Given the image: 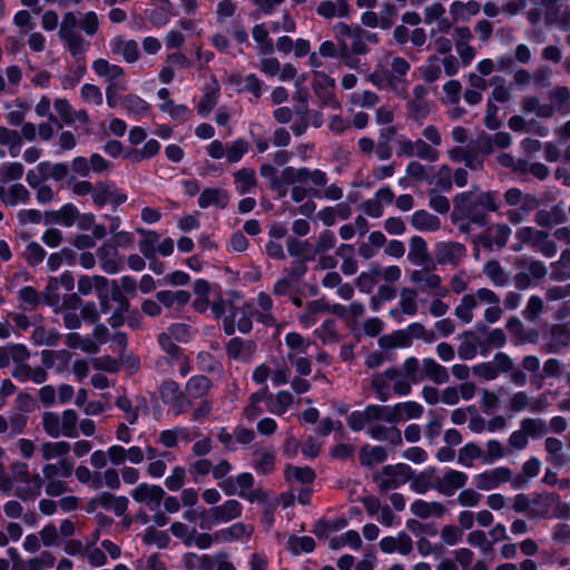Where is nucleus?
I'll return each mask as SVG.
<instances>
[{
    "mask_svg": "<svg viewBox=\"0 0 570 570\" xmlns=\"http://www.w3.org/2000/svg\"><path fill=\"white\" fill-rule=\"evenodd\" d=\"M423 412V406L416 401H405L394 405L370 404L363 410L353 411L347 416L346 423L352 431L366 430L371 439L399 446L402 444V434L395 424L420 419Z\"/></svg>",
    "mask_w": 570,
    "mask_h": 570,
    "instance_id": "1",
    "label": "nucleus"
},
{
    "mask_svg": "<svg viewBox=\"0 0 570 570\" xmlns=\"http://www.w3.org/2000/svg\"><path fill=\"white\" fill-rule=\"evenodd\" d=\"M455 216L469 218L474 225L485 226L489 223L488 213L498 212L501 205L498 191H482L476 187L458 194L453 199Z\"/></svg>",
    "mask_w": 570,
    "mask_h": 570,
    "instance_id": "2",
    "label": "nucleus"
},
{
    "mask_svg": "<svg viewBox=\"0 0 570 570\" xmlns=\"http://www.w3.org/2000/svg\"><path fill=\"white\" fill-rule=\"evenodd\" d=\"M402 363L412 385L419 384L424 380L441 385L450 380L448 368L432 357H425L420 361L415 356H409Z\"/></svg>",
    "mask_w": 570,
    "mask_h": 570,
    "instance_id": "3",
    "label": "nucleus"
},
{
    "mask_svg": "<svg viewBox=\"0 0 570 570\" xmlns=\"http://www.w3.org/2000/svg\"><path fill=\"white\" fill-rule=\"evenodd\" d=\"M56 462L45 461L41 468V479L45 492L50 497H59L66 493L69 479L73 473V461L71 458H56Z\"/></svg>",
    "mask_w": 570,
    "mask_h": 570,
    "instance_id": "4",
    "label": "nucleus"
},
{
    "mask_svg": "<svg viewBox=\"0 0 570 570\" xmlns=\"http://www.w3.org/2000/svg\"><path fill=\"white\" fill-rule=\"evenodd\" d=\"M12 487L16 484L14 495L22 501L35 500L40 495L43 481L39 473L31 474L27 463L13 461L10 464Z\"/></svg>",
    "mask_w": 570,
    "mask_h": 570,
    "instance_id": "5",
    "label": "nucleus"
},
{
    "mask_svg": "<svg viewBox=\"0 0 570 570\" xmlns=\"http://www.w3.org/2000/svg\"><path fill=\"white\" fill-rule=\"evenodd\" d=\"M515 240L514 252H521L524 246H530L548 258L553 257L558 252L557 245L549 238V234L534 227L524 226L517 229Z\"/></svg>",
    "mask_w": 570,
    "mask_h": 570,
    "instance_id": "6",
    "label": "nucleus"
},
{
    "mask_svg": "<svg viewBox=\"0 0 570 570\" xmlns=\"http://www.w3.org/2000/svg\"><path fill=\"white\" fill-rule=\"evenodd\" d=\"M78 18L72 11H68L62 16L58 36L65 43V48L73 58L79 59L80 56L89 49L90 42L85 40L78 30Z\"/></svg>",
    "mask_w": 570,
    "mask_h": 570,
    "instance_id": "7",
    "label": "nucleus"
},
{
    "mask_svg": "<svg viewBox=\"0 0 570 570\" xmlns=\"http://www.w3.org/2000/svg\"><path fill=\"white\" fill-rule=\"evenodd\" d=\"M91 449L92 444L88 440H78L72 444L67 441H46L41 443L39 452L43 461H52L56 458H69L70 451L79 459L87 455Z\"/></svg>",
    "mask_w": 570,
    "mask_h": 570,
    "instance_id": "8",
    "label": "nucleus"
},
{
    "mask_svg": "<svg viewBox=\"0 0 570 570\" xmlns=\"http://www.w3.org/2000/svg\"><path fill=\"white\" fill-rule=\"evenodd\" d=\"M243 513V505L236 499H228L219 505L209 508L202 512L203 529H210L213 525L227 523L238 519Z\"/></svg>",
    "mask_w": 570,
    "mask_h": 570,
    "instance_id": "9",
    "label": "nucleus"
},
{
    "mask_svg": "<svg viewBox=\"0 0 570 570\" xmlns=\"http://www.w3.org/2000/svg\"><path fill=\"white\" fill-rule=\"evenodd\" d=\"M411 479L412 469L405 463L385 465L382 471L374 476L381 492L397 489Z\"/></svg>",
    "mask_w": 570,
    "mask_h": 570,
    "instance_id": "10",
    "label": "nucleus"
},
{
    "mask_svg": "<svg viewBox=\"0 0 570 570\" xmlns=\"http://www.w3.org/2000/svg\"><path fill=\"white\" fill-rule=\"evenodd\" d=\"M281 185H296L311 183L315 187H324L328 181V177L325 171L321 169L311 170L307 167H286L282 170L279 177Z\"/></svg>",
    "mask_w": 570,
    "mask_h": 570,
    "instance_id": "11",
    "label": "nucleus"
},
{
    "mask_svg": "<svg viewBox=\"0 0 570 570\" xmlns=\"http://www.w3.org/2000/svg\"><path fill=\"white\" fill-rule=\"evenodd\" d=\"M129 494L135 502L146 505L150 511L157 510L165 499V490L160 485L146 482L137 484Z\"/></svg>",
    "mask_w": 570,
    "mask_h": 570,
    "instance_id": "12",
    "label": "nucleus"
},
{
    "mask_svg": "<svg viewBox=\"0 0 570 570\" xmlns=\"http://www.w3.org/2000/svg\"><path fill=\"white\" fill-rule=\"evenodd\" d=\"M217 439L226 451L234 452L239 445L246 446L255 439V432L243 425H236L232 432L226 428H220Z\"/></svg>",
    "mask_w": 570,
    "mask_h": 570,
    "instance_id": "13",
    "label": "nucleus"
},
{
    "mask_svg": "<svg viewBox=\"0 0 570 570\" xmlns=\"http://www.w3.org/2000/svg\"><path fill=\"white\" fill-rule=\"evenodd\" d=\"M473 484L478 490L491 491L499 488L502 483L511 480V469L507 466H498L485 470L473 475Z\"/></svg>",
    "mask_w": 570,
    "mask_h": 570,
    "instance_id": "14",
    "label": "nucleus"
},
{
    "mask_svg": "<svg viewBox=\"0 0 570 570\" xmlns=\"http://www.w3.org/2000/svg\"><path fill=\"white\" fill-rule=\"evenodd\" d=\"M92 70L95 73L104 78L107 82V87L118 88L119 90L126 89V81L124 80L125 70L122 67L110 63L104 58H98L92 62Z\"/></svg>",
    "mask_w": 570,
    "mask_h": 570,
    "instance_id": "15",
    "label": "nucleus"
},
{
    "mask_svg": "<svg viewBox=\"0 0 570 570\" xmlns=\"http://www.w3.org/2000/svg\"><path fill=\"white\" fill-rule=\"evenodd\" d=\"M468 480L465 472L448 469L441 476L435 478L433 489L445 497H452L465 487Z\"/></svg>",
    "mask_w": 570,
    "mask_h": 570,
    "instance_id": "16",
    "label": "nucleus"
},
{
    "mask_svg": "<svg viewBox=\"0 0 570 570\" xmlns=\"http://www.w3.org/2000/svg\"><path fill=\"white\" fill-rule=\"evenodd\" d=\"M101 508L112 511L117 517L125 514L128 508V499L124 495L117 497L110 492H101L88 502V511Z\"/></svg>",
    "mask_w": 570,
    "mask_h": 570,
    "instance_id": "17",
    "label": "nucleus"
},
{
    "mask_svg": "<svg viewBox=\"0 0 570 570\" xmlns=\"http://www.w3.org/2000/svg\"><path fill=\"white\" fill-rule=\"evenodd\" d=\"M466 255V248L458 242H439L434 246V257L441 265H458Z\"/></svg>",
    "mask_w": 570,
    "mask_h": 570,
    "instance_id": "18",
    "label": "nucleus"
},
{
    "mask_svg": "<svg viewBox=\"0 0 570 570\" xmlns=\"http://www.w3.org/2000/svg\"><path fill=\"white\" fill-rule=\"evenodd\" d=\"M417 292L410 287H404L400 292L399 305L390 311V316L397 323L404 321V315L414 316L417 313Z\"/></svg>",
    "mask_w": 570,
    "mask_h": 570,
    "instance_id": "19",
    "label": "nucleus"
},
{
    "mask_svg": "<svg viewBox=\"0 0 570 570\" xmlns=\"http://www.w3.org/2000/svg\"><path fill=\"white\" fill-rule=\"evenodd\" d=\"M110 51L121 58L126 63H135L140 57L139 45L134 39L115 36L109 41Z\"/></svg>",
    "mask_w": 570,
    "mask_h": 570,
    "instance_id": "20",
    "label": "nucleus"
},
{
    "mask_svg": "<svg viewBox=\"0 0 570 570\" xmlns=\"http://www.w3.org/2000/svg\"><path fill=\"white\" fill-rule=\"evenodd\" d=\"M252 314L253 309L250 305H243L239 308L233 309L232 314L224 318L223 330L226 335H233L235 333V320L237 322V328L242 333H248L252 330Z\"/></svg>",
    "mask_w": 570,
    "mask_h": 570,
    "instance_id": "21",
    "label": "nucleus"
},
{
    "mask_svg": "<svg viewBox=\"0 0 570 570\" xmlns=\"http://www.w3.org/2000/svg\"><path fill=\"white\" fill-rule=\"evenodd\" d=\"M96 255L98 257L101 269L107 274H117L122 269V262L119 256L118 249L114 244H101Z\"/></svg>",
    "mask_w": 570,
    "mask_h": 570,
    "instance_id": "22",
    "label": "nucleus"
},
{
    "mask_svg": "<svg viewBox=\"0 0 570 570\" xmlns=\"http://www.w3.org/2000/svg\"><path fill=\"white\" fill-rule=\"evenodd\" d=\"M379 546L384 553L397 552L402 556H407L413 551V541L404 531L399 532L395 537L387 535L382 538Z\"/></svg>",
    "mask_w": 570,
    "mask_h": 570,
    "instance_id": "23",
    "label": "nucleus"
},
{
    "mask_svg": "<svg viewBox=\"0 0 570 570\" xmlns=\"http://www.w3.org/2000/svg\"><path fill=\"white\" fill-rule=\"evenodd\" d=\"M237 484V495L248 502H261L266 500V494L262 489H253L254 476L249 472H242L235 476Z\"/></svg>",
    "mask_w": 570,
    "mask_h": 570,
    "instance_id": "24",
    "label": "nucleus"
},
{
    "mask_svg": "<svg viewBox=\"0 0 570 570\" xmlns=\"http://www.w3.org/2000/svg\"><path fill=\"white\" fill-rule=\"evenodd\" d=\"M492 363L498 371V374L501 373H510V380L513 384L518 386H524L527 384V375L522 370L514 368V363L512 358L502 352H499L494 355Z\"/></svg>",
    "mask_w": 570,
    "mask_h": 570,
    "instance_id": "25",
    "label": "nucleus"
},
{
    "mask_svg": "<svg viewBox=\"0 0 570 570\" xmlns=\"http://www.w3.org/2000/svg\"><path fill=\"white\" fill-rule=\"evenodd\" d=\"M229 200V194L224 188L208 187L200 191L197 203L203 209L212 206L224 209L228 206Z\"/></svg>",
    "mask_w": 570,
    "mask_h": 570,
    "instance_id": "26",
    "label": "nucleus"
},
{
    "mask_svg": "<svg viewBox=\"0 0 570 570\" xmlns=\"http://www.w3.org/2000/svg\"><path fill=\"white\" fill-rule=\"evenodd\" d=\"M312 83L315 94L323 100L324 104L332 107L338 106L332 94L335 87V80L332 77L325 72L315 71Z\"/></svg>",
    "mask_w": 570,
    "mask_h": 570,
    "instance_id": "27",
    "label": "nucleus"
},
{
    "mask_svg": "<svg viewBox=\"0 0 570 570\" xmlns=\"http://www.w3.org/2000/svg\"><path fill=\"white\" fill-rule=\"evenodd\" d=\"M410 511L420 519H440L446 513V508L439 501L416 499L410 504Z\"/></svg>",
    "mask_w": 570,
    "mask_h": 570,
    "instance_id": "28",
    "label": "nucleus"
},
{
    "mask_svg": "<svg viewBox=\"0 0 570 570\" xmlns=\"http://www.w3.org/2000/svg\"><path fill=\"white\" fill-rule=\"evenodd\" d=\"M478 296L480 303L488 304L489 306L484 309V320L488 323H495L502 315V308L500 306L499 296L491 289L482 287L478 289Z\"/></svg>",
    "mask_w": 570,
    "mask_h": 570,
    "instance_id": "29",
    "label": "nucleus"
},
{
    "mask_svg": "<svg viewBox=\"0 0 570 570\" xmlns=\"http://www.w3.org/2000/svg\"><path fill=\"white\" fill-rule=\"evenodd\" d=\"M255 353V344L239 337L230 338L226 345V354L229 358L249 362Z\"/></svg>",
    "mask_w": 570,
    "mask_h": 570,
    "instance_id": "30",
    "label": "nucleus"
},
{
    "mask_svg": "<svg viewBox=\"0 0 570 570\" xmlns=\"http://www.w3.org/2000/svg\"><path fill=\"white\" fill-rule=\"evenodd\" d=\"M254 532L250 524L236 522L227 528H223L215 532L216 542H233L243 538H249Z\"/></svg>",
    "mask_w": 570,
    "mask_h": 570,
    "instance_id": "31",
    "label": "nucleus"
},
{
    "mask_svg": "<svg viewBox=\"0 0 570 570\" xmlns=\"http://www.w3.org/2000/svg\"><path fill=\"white\" fill-rule=\"evenodd\" d=\"M410 281L415 285H422L423 288L435 291L438 294H444L446 289L441 288V277L430 269H414L410 273Z\"/></svg>",
    "mask_w": 570,
    "mask_h": 570,
    "instance_id": "32",
    "label": "nucleus"
},
{
    "mask_svg": "<svg viewBox=\"0 0 570 570\" xmlns=\"http://www.w3.org/2000/svg\"><path fill=\"white\" fill-rule=\"evenodd\" d=\"M351 8L346 0H323L316 7V13L325 19L345 18Z\"/></svg>",
    "mask_w": 570,
    "mask_h": 570,
    "instance_id": "33",
    "label": "nucleus"
},
{
    "mask_svg": "<svg viewBox=\"0 0 570 570\" xmlns=\"http://www.w3.org/2000/svg\"><path fill=\"white\" fill-rule=\"evenodd\" d=\"M511 228L505 224H495L491 226L487 235L482 237L483 246L491 248L495 245L498 248L504 247L511 236Z\"/></svg>",
    "mask_w": 570,
    "mask_h": 570,
    "instance_id": "34",
    "label": "nucleus"
},
{
    "mask_svg": "<svg viewBox=\"0 0 570 570\" xmlns=\"http://www.w3.org/2000/svg\"><path fill=\"white\" fill-rule=\"evenodd\" d=\"M389 379H391L393 394L397 396H407L412 391V384L405 374L403 363L400 367L391 366L386 368Z\"/></svg>",
    "mask_w": 570,
    "mask_h": 570,
    "instance_id": "35",
    "label": "nucleus"
},
{
    "mask_svg": "<svg viewBox=\"0 0 570 570\" xmlns=\"http://www.w3.org/2000/svg\"><path fill=\"white\" fill-rule=\"evenodd\" d=\"M252 38L257 45V52L261 56L272 55L275 50L273 39L269 37V29L265 23H256L252 28Z\"/></svg>",
    "mask_w": 570,
    "mask_h": 570,
    "instance_id": "36",
    "label": "nucleus"
},
{
    "mask_svg": "<svg viewBox=\"0 0 570 570\" xmlns=\"http://www.w3.org/2000/svg\"><path fill=\"white\" fill-rule=\"evenodd\" d=\"M552 107V116L556 112L561 115L570 114V90L564 86H557L548 94Z\"/></svg>",
    "mask_w": 570,
    "mask_h": 570,
    "instance_id": "37",
    "label": "nucleus"
},
{
    "mask_svg": "<svg viewBox=\"0 0 570 570\" xmlns=\"http://www.w3.org/2000/svg\"><path fill=\"white\" fill-rule=\"evenodd\" d=\"M293 395L288 391H278L275 394L267 392L266 409L269 413L275 415H283L293 404Z\"/></svg>",
    "mask_w": 570,
    "mask_h": 570,
    "instance_id": "38",
    "label": "nucleus"
},
{
    "mask_svg": "<svg viewBox=\"0 0 570 570\" xmlns=\"http://www.w3.org/2000/svg\"><path fill=\"white\" fill-rule=\"evenodd\" d=\"M480 299L478 291L465 294L454 308V315L463 323L469 324L473 320V311L479 306Z\"/></svg>",
    "mask_w": 570,
    "mask_h": 570,
    "instance_id": "39",
    "label": "nucleus"
},
{
    "mask_svg": "<svg viewBox=\"0 0 570 570\" xmlns=\"http://www.w3.org/2000/svg\"><path fill=\"white\" fill-rule=\"evenodd\" d=\"M411 225L419 232H436L441 227V220L438 216L419 209L412 214Z\"/></svg>",
    "mask_w": 570,
    "mask_h": 570,
    "instance_id": "40",
    "label": "nucleus"
},
{
    "mask_svg": "<svg viewBox=\"0 0 570 570\" xmlns=\"http://www.w3.org/2000/svg\"><path fill=\"white\" fill-rule=\"evenodd\" d=\"M253 469L258 474H269L275 468V452L273 449H257L253 453Z\"/></svg>",
    "mask_w": 570,
    "mask_h": 570,
    "instance_id": "41",
    "label": "nucleus"
},
{
    "mask_svg": "<svg viewBox=\"0 0 570 570\" xmlns=\"http://www.w3.org/2000/svg\"><path fill=\"white\" fill-rule=\"evenodd\" d=\"M267 386L261 387L258 391L252 393L248 397L247 405L243 409V416L252 422L264 413L261 405L262 402L266 403Z\"/></svg>",
    "mask_w": 570,
    "mask_h": 570,
    "instance_id": "42",
    "label": "nucleus"
},
{
    "mask_svg": "<svg viewBox=\"0 0 570 570\" xmlns=\"http://www.w3.org/2000/svg\"><path fill=\"white\" fill-rule=\"evenodd\" d=\"M235 189L239 195L250 193L257 185V178L253 168L243 167L233 174Z\"/></svg>",
    "mask_w": 570,
    "mask_h": 570,
    "instance_id": "43",
    "label": "nucleus"
},
{
    "mask_svg": "<svg viewBox=\"0 0 570 570\" xmlns=\"http://www.w3.org/2000/svg\"><path fill=\"white\" fill-rule=\"evenodd\" d=\"M0 198L8 206H17L18 204H26L30 194L22 184H13L8 188H0Z\"/></svg>",
    "mask_w": 570,
    "mask_h": 570,
    "instance_id": "44",
    "label": "nucleus"
},
{
    "mask_svg": "<svg viewBox=\"0 0 570 570\" xmlns=\"http://www.w3.org/2000/svg\"><path fill=\"white\" fill-rule=\"evenodd\" d=\"M375 396L381 402H386L393 394L391 379H389L387 371L374 373L370 381Z\"/></svg>",
    "mask_w": 570,
    "mask_h": 570,
    "instance_id": "45",
    "label": "nucleus"
},
{
    "mask_svg": "<svg viewBox=\"0 0 570 570\" xmlns=\"http://www.w3.org/2000/svg\"><path fill=\"white\" fill-rule=\"evenodd\" d=\"M348 40H351V50L353 53L365 55L368 51L367 43H377L379 38L376 33L356 27Z\"/></svg>",
    "mask_w": 570,
    "mask_h": 570,
    "instance_id": "46",
    "label": "nucleus"
},
{
    "mask_svg": "<svg viewBox=\"0 0 570 570\" xmlns=\"http://www.w3.org/2000/svg\"><path fill=\"white\" fill-rule=\"evenodd\" d=\"M137 233L141 235L138 246L142 256L147 259H153L157 253V243L159 242V234L151 229L137 228Z\"/></svg>",
    "mask_w": 570,
    "mask_h": 570,
    "instance_id": "47",
    "label": "nucleus"
},
{
    "mask_svg": "<svg viewBox=\"0 0 570 570\" xmlns=\"http://www.w3.org/2000/svg\"><path fill=\"white\" fill-rule=\"evenodd\" d=\"M521 109L524 114L534 115L539 118H551L552 107L542 104L537 96H525L521 100Z\"/></svg>",
    "mask_w": 570,
    "mask_h": 570,
    "instance_id": "48",
    "label": "nucleus"
},
{
    "mask_svg": "<svg viewBox=\"0 0 570 570\" xmlns=\"http://www.w3.org/2000/svg\"><path fill=\"white\" fill-rule=\"evenodd\" d=\"M503 199L507 205L512 207H523L524 209H534L538 206V199L531 195H523V193L519 188H509L504 195Z\"/></svg>",
    "mask_w": 570,
    "mask_h": 570,
    "instance_id": "49",
    "label": "nucleus"
},
{
    "mask_svg": "<svg viewBox=\"0 0 570 570\" xmlns=\"http://www.w3.org/2000/svg\"><path fill=\"white\" fill-rule=\"evenodd\" d=\"M407 259L417 266H423L429 261V252L425 240L420 236H413L410 239V249Z\"/></svg>",
    "mask_w": 570,
    "mask_h": 570,
    "instance_id": "50",
    "label": "nucleus"
},
{
    "mask_svg": "<svg viewBox=\"0 0 570 570\" xmlns=\"http://www.w3.org/2000/svg\"><path fill=\"white\" fill-rule=\"evenodd\" d=\"M156 298L166 307H181L190 299V294L187 291H159Z\"/></svg>",
    "mask_w": 570,
    "mask_h": 570,
    "instance_id": "51",
    "label": "nucleus"
},
{
    "mask_svg": "<svg viewBox=\"0 0 570 570\" xmlns=\"http://www.w3.org/2000/svg\"><path fill=\"white\" fill-rule=\"evenodd\" d=\"M0 145L7 146L11 157H18L22 147V139L17 130L0 126Z\"/></svg>",
    "mask_w": 570,
    "mask_h": 570,
    "instance_id": "52",
    "label": "nucleus"
},
{
    "mask_svg": "<svg viewBox=\"0 0 570 570\" xmlns=\"http://www.w3.org/2000/svg\"><path fill=\"white\" fill-rule=\"evenodd\" d=\"M71 354L67 350L51 351L43 350L41 351V364L46 371L48 368H52L58 361L60 366H57V371L60 372L69 362Z\"/></svg>",
    "mask_w": 570,
    "mask_h": 570,
    "instance_id": "53",
    "label": "nucleus"
},
{
    "mask_svg": "<svg viewBox=\"0 0 570 570\" xmlns=\"http://www.w3.org/2000/svg\"><path fill=\"white\" fill-rule=\"evenodd\" d=\"M387 459L385 448L381 445L366 444L360 451V462L362 465H373L382 463Z\"/></svg>",
    "mask_w": 570,
    "mask_h": 570,
    "instance_id": "54",
    "label": "nucleus"
},
{
    "mask_svg": "<svg viewBox=\"0 0 570 570\" xmlns=\"http://www.w3.org/2000/svg\"><path fill=\"white\" fill-rule=\"evenodd\" d=\"M412 344L411 336L404 331H396L379 338V345L384 350L406 348Z\"/></svg>",
    "mask_w": 570,
    "mask_h": 570,
    "instance_id": "55",
    "label": "nucleus"
},
{
    "mask_svg": "<svg viewBox=\"0 0 570 570\" xmlns=\"http://www.w3.org/2000/svg\"><path fill=\"white\" fill-rule=\"evenodd\" d=\"M35 345L56 346L60 340V333L52 328H46L42 325L36 326L31 334Z\"/></svg>",
    "mask_w": 570,
    "mask_h": 570,
    "instance_id": "56",
    "label": "nucleus"
},
{
    "mask_svg": "<svg viewBox=\"0 0 570 570\" xmlns=\"http://www.w3.org/2000/svg\"><path fill=\"white\" fill-rule=\"evenodd\" d=\"M490 85L494 86L488 101L493 104L500 102L505 104L509 102L512 98V88L504 85V79L502 77L495 76L490 79Z\"/></svg>",
    "mask_w": 570,
    "mask_h": 570,
    "instance_id": "57",
    "label": "nucleus"
},
{
    "mask_svg": "<svg viewBox=\"0 0 570 570\" xmlns=\"http://www.w3.org/2000/svg\"><path fill=\"white\" fill-rule=\"evenodd\" d=\"M266 89L267 86H265L264 81L256 73L252 72L245 76L240 92L250 94V101L257 102Z\"/></svg>",
    "mask_w": 570,
    "mask_h": 570,
    "instance_id": "58",
    "label": "nucleus"
},
{
    "mask_svg": "<svg viewBox=\"0 0 570 570\" xmlns=\"http://www.w3.org/2000/svg\"><path fill=\"white\" fill-rule=\"evenodd\" d=\"M107 287H108V279L105 276L83 275L78 279V292L81 295H88L91 293L92 289H95L97 292H101V291L107 289Z\"/></svg>",
    "mask_w": 570,
    "mask_h": 570,
    "instance_id": "59",
    "label": "nucleus"
},
{
    "mask_svg": "<svg viewBox=\"0 0 570 570\" xmlns=\"http://www.w3.org/2000/svg\"><path fill=\"white\" fill-rule=\"evenodd\" d=\"M483 460L482 449L474 442L464 444L458 453V462L464 468H472L475 460Z\"/></svg>",
    "mask_w": 570,
    "mask_h": 570,
    "instance_id": "60",
    "label": "nucleus"
},
{
    "mask_svg": "<svg viewBox=\"0 0 570 570\" xmlns=\"http://www.w3.org/2000/svg\"><path fill=\"white\" fill-rule=\"evenodd\" d=\"M124 109L135 116H144L150 110V105L137 95L129 94L120 98Z\"/></svg>",
    "mask_w": 570,
    "mask_h": 570,
    "instance_id": "61",
    "label": "nucleus"
},
{
    "mask_svg": "<svg viewBox=\"0 0 570 570\" xmlns=\"http://www.w3.org/2000/svg\"><path fill=\"white\" fill-rule=\"evenodd\" d=\"M269 364L272 366L271 381L273 385H284L291 381V370L283 358H272Z\"/></svg>",
    "mask_w": 570,
    "mask_h": 570,
    "instance_id": "62",
    "label": "nucleus"
},
{
    "mask_svg": "<svg viewBox=\"0 0 570 570\" xmlns=\"http://www.w3.org/2000/svg\"><path fill=\"white\" fill-rule=\"evenodd\" d=\"M287 252L293 257H299L306 261L314 258L313 246L307 240H299L289 237L286 240Z\"/></svg>",
    "mask_w": 570,
    "mask_h": 570,
    "instance_id": "63",
    "label": "nucleus"
},
{
    "mask_svg": "<svg viewBox=\"0 0 570 570\" xmlns=\"http://www.w3.org/2000/svg\"><path fill=\"white\" fill-rule=\"evenodd\" d=\"M183 564L187 570H212L213 560L208 554L187 552L183 556Z\"/></svg>",
    "mask_w": 570,
    "mask_h": 570,
    "instance_id": "64",
    "label": "nucleus"
}]
</instances>
